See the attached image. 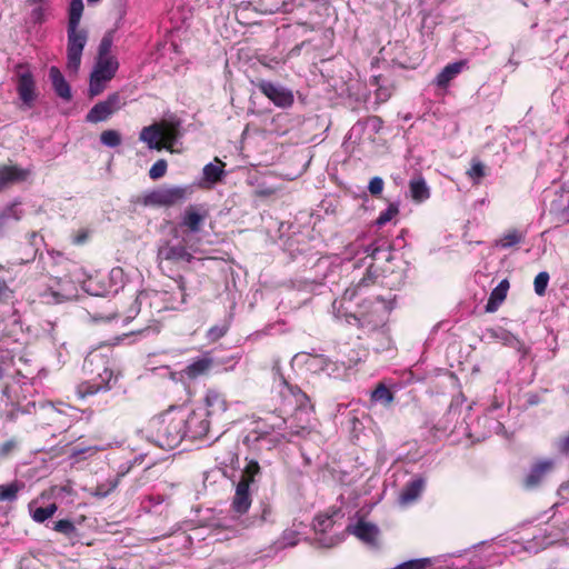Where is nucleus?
<instances>
[{
  "label": "nucleus",
  "mask_w": 569,
  "mask_h": 569,
  "mask_svg": "<svg viewBox=\"0 0 569 569\" xmlns=\"http://www.w3.org/2000/svg\"><path fill=\"white\" fill-rule=\"evenodd\" d=\"M49 79L57 96L67 101L71 100V88L58 67L52 66L49 69Z\"/></svg>",
  "instance_id": "obj_20"
},
{
  "label": "nucleus",
  "mask_w": 569,
  "mask_h": 569,
  "mask_svg": "<svg viewBox=\"0 0 569 569\" xmlns=\"http://www.w3.org/2000/svg\"><path fill=\"white\" fill-rule=\"evenodd\" d=\"M18 440L12 438L0 445V459L8 458L18 449Z\"/></svg>",
  "instance_id": "obj_44"
},
{
  "label": "nucleus",
  "mask_w": 569,
  "mask_h": 569,
  "mask_svg": "<svg viewBox=\"0 0 569 569\" xmlns=\"http://www.w3.org/2000/svg\"><path fill=\"white\" fill-rule=\"evenodd\" d=\"M270 420L272 430H282V427L287 423L286 419L278 416H271Z\"/></svg>",
  "instance_id": "obj_51"
},
{
  "label": "nucleus",
  "mask_w": 569,
  "mask_h": 569,
  "mask_svg": "<svg viewBox=\"0 0 569 569\" xmlns=\"http://www.w3.org/2000/svg\"><path fill=\"white\" fill-rule=\"evenodd\" d=\"M68 46H67V69L70 73H77L80 63L82 51L88 40V33L79 27H68Z\"/></svg>",
  "instance_id": "obj_6"
},
{
  "label": "nucleus",
  "mask_w": 569,
  "mask_h": 569,
  "mask_svg": "<svg viewBox=\"0 0 569 569\" xmlns=\"http://www.w3.org/2000/svg\"><path fill=\"white\" fill-rule=\"evenodd\" d=\"M371 401L389 407L393 401V395L385 385L380 383L371 392Z\"/></svg>",
  "instance_id": "obj_30"
},
{
  "label": "nucleus",
  "mask_w": 569,
  "mask_h": 569,
  "mask_svg": "<svg viewBox=\"0 0 569 569\" xmlns=\"http://www.w3.org/2000/svg\"><path fill=\"white\" fill-rule=\"evenodd\" d=\"M549 273L546 272V271H542V272H539L535 280H533V287H535V292L538 295V296H543L546 293V289H547V286H548V282H549Z\"/></svg>",
  "instance_id": "obj_40"
},
{
  "label": "nucleus",
  "mask_w": 569,
  "mask_h": 569,
  "mask_svg": "<svg viewBox=\"0 0 569 569\" xmlns=\"http://www.w3.org/2000/svg\"><path fill=\"white\" fill-rule=\"evenodd\" d=\"M253 84L277 107L288 108L293 103L292 93L282 87H278L272 82L263 79L253 82Z\"/></svg>",
  "instance_id": "obj_11"
},
{
  "label": "nucleus",
  "mask_w": 569,
  "mask_h": 569,
  "mask_svg": "<svg viewBox=\"0 0 569 569\" xmlns=\"http://www.w3.org/2000/svg\"><path fill=\"white\" fill-rule=\"evenodd\" d=\"M184 410L182 407H170L149 421V429L154 442L163 449L176 448L186 437Z\"/></svg>",
  "instance_id": "obj_1"
},
{
  "label": "nucleus",
  "mask_w": 569,
  "mask_h": 569,
  "mask_svg": "<svg viewBox=\"0 0 569 569\" xmlns=\"http://www.w3.org/2000/svg\"><path fill=\"white\" fill-rule=\"evenodd\" d=\"M111 47H112V38L110 34H106L100 41L97 59L114 58L113 56L110 54Z\"/></svg>",
  "instance_id": "obj_41"
},
{
  "label": "nucleus",
  "mask_w": 569,
  "mask_h": 569,
  "mask_svg": "<svg viewBox=\"0 0 569 569\" xmlns=\"http://www.w3.org/2000/svg\"><path fill=\"white\" fill-rule=\"evenodd\" d=\"M260 472V467L257 461L250 460L244 467L242 478L240 481H248V486L253 482L254 477Z\"/></svg>",
  "instance_id": "obj_38"
},
{
  "label": "nucleus",
  "mask_w": 569,
  "mask_h": 569,
  "mask_svg": "<svg viewBox=\"0 0 569 569\" xmlns=\"http://www.w3.org/2000/svg\"><path fill=\"white\" fill-rule=\"evenodd\" d=\"M280 387V395L283 397L284 401L293 402L299 407L306 401L307 396L298 387L290 386L284 380H281Z\"/></svg>",
  "instance_id": "obj_27"
},
{
  "label": "nucleus",
  "mask_w": 569,
  "mask_h": 569,
  "mask_svg": "<svg viewBox=\"0 0 569 569\" xmlns=\"http://www.w3.org/2000/svg\"><path fill=\"white\" fill-rule=\"evenodd\" d=\"M399 212L398 207L395 204H390L385 211L380 212L379 217L376 220V223L381 227L389 222Z\"/></svg>",
  "instance_id": "obj_43"
},
{
  "label": "nucleus",
  "mask_w": 569,
  "mask_h": 569,
  "mask_svg": "<svg viewBox=\"0 0 569 569\" xmlns=\"http://www.w3.org/2000/svg\"><path fill=\"white\" fill-rule=\"evenodd\" d=\"M332 526V519L328 516H318L313 521V528L317 531L325 532Z\"/></svg>",
  "instance_id": "obj_47"
},
{
  "label": "nucleus",
  "mask_w": 569,
  "mask_h": 569,
  "mask_svg": "<svg viewBox=\"0 0 569 569\" xmlns=\"http://www.w3.org/2000/svg\"><path fill=\"white\" fill-rule=\"evenodd\" d=\"M295 543H296L295 541H290L287 545L293 546Z\"/></svg>",
  "instance_id": "obj_61"
},
{
  "label": "nucleus",
  "mask_w": 569,
  "mask_h": 569,
  "mask_svg": "<svg viewBox=\"0 0 569 569\" xmlns=\"http://www.w3.org/2000/svg\"><path fill=\"white\" fill-rule=\"evenodd\" d=\"M88 451H93L92 448H87V449H82V450H76L73 452V456H77V455H80V453H84V452H88Z\"/></svg>",
  "instance_id": "obj_57"
},
{
  "label": "nucleus",
  "mask_w": 569,
  "mask_h": 569,
  "mask_svg": "<svg viewBox=\"0 0 569 569\" xmlns=\"http://www.w3.org/2000/svg\"><path fill=\"white\" fill-rule=\"evenodd\" d=\"M385 182L380 177H373L368 184V190L371 196L378 197L382 193Z\"/></svg>",
  "instance_id": "obj_46"
},
{
  "label": "nucleus",
  "mask_w": 569,
  "mask_h": 569,
  "mask_svg": "<svg viewBox=\"0 0 569 569\" xmlns=\"http://www.w3.org/2000/svg\"><path fill=\"white\" fill-rule=\"evenodd\" d=\"M31 171L29 169L20 168L16 164L0 166V191L8 188L10 184L26 181Z\"/></svg>",
  "instance_id": "obj_15"
},
{
  "label": "nucleus",
  "mask_w": 569,
  "mask_h": 569,
  "mask_svg": "<svg viewBox=\"0 0 569 569\" xmlns=\"http://www.w3.org/2000/svg\"><path fill=\"white\" fill-rule=\"evenodd\" d=\"M466 174L472 180L473 184H479L481 179L487 176L485 164L477 159H472L470 168Z\"/></svg>",
  "instance_id": "obj_32"
},
{
  "label": "nucleus",
  "mask_w": 569,
  "mask_h": 569,
  "mask_svg": "<svg viewBox=\"0 0 569 569\" xmlns=\"http://www.w3.org/2000/svg\"><path fill=\"white\" fill-rule=\"evenodd\" d=\"M118 486V479H109L92 489L91 495L98 498L107 497Z\"/></svg>",
  "instance_id": "obj_37"
},
{
  "label": "nucleus",
  "mask_w": 569,
  "mask_h": 569,
  "mask_svg": "<svg viewBox=\"0 0 569 569\" xmlns=\"http://www.w3.org/2000/svg\"><path fill=\"white\" fill-rule=\"evenodd\" d=\"M3 371H4V369H3L2 365L0 363V379H1V378H2V376H3Z\"/></svg>",
  "instance_id": "obj_58"
},
{
  "label": "nucleus",
  "mask_w": 569,
  "mask_h": 569,
  "mask_svg": "<svg viewBox=\"0 0 569 569\" xmlns=\"http://www.w3.org/2000/svg\"><path fill=\"white\" fill-rule=\"evenodd\" d=\"M213 366V359L209 352L196 358L188 365L181 372H174L172 377H187L189 379H197L198 377L206 376L210 372Z\"/></svg>",
  "instance_id": "obj_14"
},
{
  "label": "nucleus",
  "mask_w": 569,
  "mask_h": 569,
  "mask_svg": "<svg viewBox=\"0 0 569 569\" xmlns=\"http://www.w3.org/2000/svg\"><path fill=\"white\" fill-rule=\"evenodd\" d=\"M207 417H216L226 412L228 405L223 395L217 390H208L204 397Z\"/></svg>",
  "instance_id": "obj_19"
},
{
  "label": "nucleus",
  "mask_w": 569,
  "mask_h": 569,
  "mask_svg": "<svg viewBox=\"0 0 569 569\" xmlns=\"http://www.w3.org/2000/svg\"><path fill=\"white\" fill-rule=\"evenodd\" d=\"M21 218V212L18 211L16 204H10L3 208L0 211V234L2 231L7 228H9L11 224L19 221Z\"/></svg>",
  "instance_id": "obj_28"
},
{
  "label": "nucleus",
  "mask_w": 569,
  "mask_h": 569,
  "mask_svg": "<svg viewBox=\"0 0 569 569\" xmlns=\"http://www.w3.org/2000/svg\"><path fill=\"white\" fill-rule=\"evenodd\" d=\"M348 530L365 543L371 546L377 543L379 529L371 522L360 520L356 525L349 526Z\"/></svg>",
  "instance_id": "obj_17"
},
{
  "label": "nucleus",
  "mask_w": 569,
  "mask_h": 569,
  "mask_svg": "<svg viewBox=\"0 0 569 569\" xmlns=\"http://www.w3.org/2000/svg\"><path fill=\"white\" fill-rule=\"evenodd\" d=\"M149 328H144V329H141V330H136V331H130L129 333H123L124 337H129V336H142L144 335L147 331H148Z\"/></svg>",
  "instance_id": "obj_55"
},
{
  "label": "nucleus",
  "mask_w": 569,
  "mask_h": 569,
  "mask_svg": "<svg viewBox=\"0 0 569 569\" xmlns=\"http://www.w3.org/2000/svg\"><path fill=\"white\" fill-rule=\"evenodd\" d=\"M381 302L383 303V308L386 311H391L396 305L395 299H391V300L381 299Z\"/></svg>",
  "instance_id": "obj_53"
},
{
  "label": "nucleus",
  "mask_w": 569,
  "mask_h": 569,
  "mask_svg": "<svg viewBox=\"0 0 569 569\" xmlns=\"http://www.w3.org/2000/svg\"><path fill=\"white\" fill-rule=\"evenodd\" d=\"M193 193L191 186L161 187L138 198L143 207H172L186 201Z\"/></svg>",
  "instance_id": "obj_4"
},
{
  "label": "nucleus",
  "mask_w": 569,
  "mask_h": 569,
  "mask_svg": "<svg viewBox=\"0 0 569 569\" xmlns=\"http://www.w3.org/2000/svg\"><path fill=\"white\" fill-rule=\"evenodd\" d=\"M389 93L386 92L382 88H379L377 90V98L380 99L381 101H386L388 98H389Z\"/></svg>",
  "instance_id": "obj_54"
},
{
  "label": "nucleus",
  "mask_w": 569,
  "mask_h": 569,
  "mask_svg": "<svg viewBox=\"0 0 569 569\" xmlns=\"http://www.w3.org/2000/svg\"><path fill=\"white\" fill-rule=\"evenodd\" d=\"M311 430V426L307 421V423L301 426H290L289 431L282 433V437L287 440H291L293 437H303L309 433Z\"/></svg>",
  "instance_id": "obj_39"
},
{
  "label": "nucleus",
  "mask_w": 569,
  "mask_h": 569,
  "mask_svg": "<svg viewBox=\"0 0 569 569\" xmlns=\"http://www.w3.org/2000/svg\"><path fill=\"white\" fill-rule=\"evenodd\" d=\"M90 238V230L87 228L74 231L71 236V241L74 246L84 244Z\"/></svg>",
  "instance_id": "obj_45"
},
{
  "label": "nucleus",
  "mask_w": 569,
  "mask_h": 569,
  "mask_svg": "<svg viewBox=\"0 0 569 569\" xmlns=\"http://www.w3.org/2000/svg\"><path fill=\"white\" fill-rule=\"evenodd\" d=\"M525 240V233L518 229L508 230L500 239L496 241V246L508 249L521 243Z\"/></svg>",
  "instance_id": "obj_29"
},
{
  "label": "nucleus",
  "mask_w": 569,
  "mask_h": 569,
  "mask_svg": "<svg viewBox=\"0 0 569 569\" xmlns=\"http://www.w3.org/2000/svg\"><path fill=\"white\" fill-rule=\"evenodd\" d=\"M83 368L89 371L93 378L92 381L83 382L78 386L77 392L81 398L98 393L99 391L109 390L112 387V382L117 380L108 356L100 351L90 352L84 360Z\"/></svg>",
  "instance_id": "obj_2"
},
{
  "label": "nucleus",
  "mask_w": 569,
  "mask_h": 569,
  "mask_svg": "<svg viewBox=\"0 0 569 569\" xmlns=\"http://www.w3.org/2000/svg\"><path fill=\"white\" fill-rule=\"evenodd\" d=\"M558 447L561 452L569 453V435L559 441Z\"/></svg>",
  "instance_id": "obj_52"
},
{
  "label": "nucleus",
  "mask_w": 569,
  "mask_h": 569,
  "mask_svg": "<svg viewBox=\"0 0 569 569\" xmlns=\"http://www.w3.org/2000/svg\"><path fill=\"white\" fill-rule=\"evenodd\" d=\"M23 487V485L14 481L9 485H1L0 486V501H12L17 498V493L20 491V489Z\"/></svg>",
  "instance_id": "obj_35"
},
{
  "label": "nucleus",
  "mask_w": 569,
  "mask_h": 569,
  "mask_svg": "<svg viewBox=\"0 0 569 569\" xmlns=\"http://www.w3.org/2000/svg\"><path fill=\"white\" fill-rule=\"evenodd\" d=\"M509 288V281L507 279L501 280L499 284L491 291L488 302L486 305V311H496L506 300Z\"/></svg>",
  "instance_id": "obj_25"
},
{
  "label": "nucleus",
  "mask_w": 569,
  "mask_h": 569,
  "mask_svg": "<svg viewBox=\"0 0 569 569\" xmlns=\"http://www.w3.org/2000/svg\"><path fill=\"white\" fill-rule=\"evenodd\" d=\"M553 469L552 460H542L537 462L525 479L527 488H533L538 486L541 480Z\"/></svg>",
  "instance_id": "obj_21"
},
{
  "label": "nucleus",
  "mask_w": 569,
  "mask_h": 569,
  "mask_svg": "<svg viewBox=\"0 0 569 569\" xmlns=\"http://www.w3.org/2000/svg\"><path fill=\"white\" fill-rule=\"evenodd\" d=\"M83 12L82 0H71L69 7L68 27H79Z\"/></svg>",
  "instance_id": "obj_33"
},
{
  "label": "nucleus",
  "mask_w": 569,
  "mask_h": 569,
  "mask_svg": "<svg viewBox=\"0 0 569 569\" xmlns=\"http://www.w3.org/2000/svg\"><path fill=\"white\" fill-rule=\"evenodd\" d=\"M168 163L164 159L156 161L149 170V176L152 180L162 178L167 172Z\"/></svg>",
  "instance_id": "obj_42"
},
{
  "label": "nucleus",
  "mask_w": 569,
  "mask_h": 569,
  "mask_svg": "<svg viewBox=\"0 0 569 569\" xmlns=\"http://www.w3.org/2000/svg\"><path fill=\"white\" fill-rule=\"evenodd\" d=\"M382 251L385 250L377 242H373L365 248V253L368 258L371 259V262L367 267L362 278L352 288L347 289L346 293L351 291L352 297L377 283L379 278V268L375 266L373 261L379 259V254Z\"/></svg>",
  "instance_id": "obj_8"
},
{
  "label": "nucleus",
  "mask_w": 569,
  "mask_h": 569,
  "mask_svg": "<svg viewBox=\"0 0 569 569\" xmlns=\"http://www.w3.org/2000/svg\"><path fill=\"white\" fill-rule=\"evenodd\" d=\"M435 562L433 558H419L402 562L392 569H430Z\"/></svg>",
  "instance_id": "obj_34"
},
{
  "label": "nucleus",
  "mask_w": 569,
  "mask_h": 569,
  "mask_svg": "<svg viewBox=\"0 0 569 569\" xmlns=\"http://www.w3.org/2000/svg\"><path fill=\"white\" fill-rule=\"evenodd\" d=\"M251 506L248 481H239L232 507L238 513H244Z\"/></svg>",
  "instance_id": "obj_24"
},
{
  "label": "nucleus",
  "mask_w": 569,
  "mask_h": 569,
  "mask_svg": "<svg viewBox=\"0 0 569 569\" xmlns=\"http://www.w3.org/2000/svg\"><path fill=\"white\" fill-rule=\"evenodd\" d=\"M184 410V429L186 437H189L192 440L201 439L206 437L210 429V421L208 420L207 412L204 409H198L190 411L187 408Z\"/></svg>",
  "instance_id": "obj_10"
},
{
  "label": "nucleus",
  "mask_w": 569,
  "mask_h": 569,
  "mask_svg": "<svg viewBox=\"0 0 569 569\" xmlns=\"http://www.w3.org/2000/svg\"><path fill=\"white\" fill-rule=\"evenodd\" d=\"M32 14L39 20L42 16V9L41 8L34 9Z\"/></svg>",
  "instance_id": "obj_56"
},
{
  "label": "nucleus",
  "mask_w": 569,
  "mask_h": 569,
  "mask_svg": "<svg viewBox=\"0 0 569 569\" xmlns=\"http://www.w3.org/2000/svg\"><path fill=\"white\" fill-rule=\"evenodd\" d=\"M12 291L6 284V282H0V302L7 301L12 298Z\"/></svg>",
  "instance_id": "obj_50"
},
{
  "label": "nucleus",
  "mask_w": 569,
  "mask_h": 569,
  "mask_svg": "<svg viewBox=\"0 0 569 569\" xmlns=\"http://www.w3.org/2000/svg\"><path fill=\"white\" fill-rule=\"evenodd\" d=\"M409 191L412 200L417 203H421L430 197V190L426 183L425 178L421 176L410 180Z\"/></svg>",
  "instance_id": "obj_26"
},
{
  "label": "nucleus",
  "mask_w": 569,
  "mask_h": 569,
  "mask_svg": "<svg viewBox=\"0 0 569 569\" xmlns=\"http://www.w3.org/2000/svg\"><path fill=\"white\" fill-rule=\"evenodd\" d=\"M54 530L71 536L76 531V527L70 520H59L54 525Z\"/></svg>",
  "instance_id": "obj_48"
},
{
  "label": "nucleus",
  "mask_w": 569,
  "mask_h": 569,
  "mask_svg": "<svg viewBox=\"0 0 569 569\" xmlns=\"http://www.w3.org/2000/svg\"><path fill=\"white\" fill-rule=\"evenodd\" d=\"M101 142L110 148H116L121 144V136L117 130H104L100 136Z\"/></svg>",
  "instance_id": "obj_36"
},
{
  "label": "nucleus",
  "mask_w": 569,
  "mask_h": 569,
  "mask_svg": "<svg viewBox=\"0 0 569 569\" xmlns=\"http://www.w3.org/2000/svg\"><path fill=\"white\" fill-rule=\"evenodd\" d=\"M119 68L116 58L97 59L94 68L90 74L89 98L101 94L107 88V83L113 79Z\"/></svg>",
  "instance_id": "obj_5"
},
{
  "label": "nucleus",
  "mask_w": 569,
  "mask_h": 569,
  "mask_svg": "<svg viewBox=\"0 0 569 569\" xmlns=\"http://www.w3.org/2000/svg\"><path fill=\"white\" fill-rule=\"evenodd\" d=\"M390 258H391V254H390V252L388 251V252H387V256H386V260H387V261H389V260H390Z\"/></svg>",
  "instance_id": "obj_60"
},
{
  "label": "nucleus",
  "mask_w": 569,
  "mask_h": 569,
  "mask_svg": "<svg viewBox=\"0 0 569 569\" xmlns=\"http://www.w3.org/2000/svg\"><path fill=\"white\" fill-rule=\"evenodd\" d=\"M356 362L345 363L342 361H333L323 356H315L310 358V367L319 368L321 371L326 372L328 376L333 378H342L346 376L347 371L351 369Z\"/></svg>",
  "instance_id": "obj_13"
},
{
  "label": "nucleus",
  "mask_w": 569,
  "mask_h": 569,
  "mask_svg": "<svg viewBox=\"0 0 569 569\" xmlns=\"http://www.w3.org/2000/svg\"><path fill=\"white\" fill-rule=\"evenodd\" d=\"M425 489V480L422 478H415L409 481L399 495V502L402 506H408L415 502Z\"/></svg>",
  "instance_id": "obj_22"
},
{
  "label": "nucleus",
  "mask_w": 569,
  "mask_h": 569,
  "mask_svg": "<svg viewBox=\"0 0 569 569\" xmlns=\"http://www.w3.org/2000/svg\"><path fill=\"white\" fill-rule=\"evenodd\" d=\"M467 66L466 60H460L453 63L447 64L436 77V84L439 88H447L451 80H453Z\"/></svg>",
  "instance_id": "obj_23"
},
{
  "label": "nucleus",
  "mask_w": 569,
  "mask_h": 569,
  "mask_svg": "<svg viewBox=\"0 0 569 569\" xmlns=\"http://www.w3.org/2000/svg\"><path fill=\"white\" fill-rule=\"evenodd\" d=\"M158 258L160 260H167L171 262H190L192 254L188 252L186 246L182 243L171 244L170 242H164L158 249Z\"/></svg>",
  "instance_id": "obj_16"
},
{
  "label": "nucleus",
  "mask_w": 569,
  "mask_h": 569,
  "mask_svg": "<svg viewBox=\"0 0 569 569\" xmlns=\"http://www.w3.org/2000/svg\"><path fill=\"white\" fill-rule=\"evenodd\" d=\"M57 509L58 508L56 503H50L47 507H38L34 509L32 508V505H30L31 518L36 522L42 523L47 519L51 518L56 513Z\"/></svg>",
  "instance_id": "obj_31"
},
{
  "label": "nucleus",
  "mask_w": 569,
  "mask_h": 569,
  "mask_svg": "<svg viewBox=\"0 0 569 569\" xmlns=\"http://www.w3.org/2000/svg\"><path fill=\"white\" fill-rule=\"evenodd\" d=\"M44 0H31V3H42Z\"/></svg>",
  "instance_id": "obj_59"
},
{
  "label": "nucleus",
  "mask_w": 569,
  "mask_h": 569,
  "mask_svg": "<svg viewBox=\"0 0 569 569\" xmlns=\"http://www.w3.org/2000/svg\"><path fill=\"white\" fill-rule=\"evenodd\" d=\"M124 104L119 92L110 93L106 100L96 103L86 114V121L89 123H98L108 120Z\"/></svg>",
  "instance_id": "obj_9"
},
{
  "label": "nucleus",
  "mask_w": 569,
  "mask_h": 569,
  "mask_svg": "<svg viewBox=\"0 0 569 569\" xmlns=\"http://www.w3.org/2000/svg\"><path fill=\"white\" fill-rule=\"evenodd\" d=\"M224 167L226 163L217 157L214 158V163L206 164L202 170V186L211 188L220 182L224 176Z\"/></svg>",
  "instance_id": "obj_18"
},
{
  "label": "nucleus",
  "mask_w": 569,
  "mask_h": 569,
  "mask_svg": "<svg viewBox=\"0 0 569 569\" xmlns=\"http://www.w3.org/2000/svg\"><path fill=\"white\" fill-rule=\"evenodd\" d=\"M227 330H228V327H227L226 322H221L219 325L213 326L209 330V336L211 337V339L213 341H216L219 338H221L227 332Z\"/></svg>",
  "instance_id": "obj_49"
},
{
  "label": "nucleus",
  "mask_w": 569,
  "mask_h": 569,
  "mask_svg": "<svg viewBox=\"0 0 569 569\" xmlns=\"http://www.w3.org/2000/svg\"><path fill=\"white\" fill-rule=\"evenodd\" d=\"M17 92L21 100V108L34 107L38 98L36 81L31 71L23 64L17 66Z\"/></svg>",
  "instance_id": "obj_7"
},
{
  "label": "nucleus",
  "mask_w": 569,
  "mask_h": 569,
  "mask_svg": "<svg viewBox=\"0 0 569 569\" xmlns=\"http://www.w3.org/2000/svg\"><path fill=\"white\" fill-rule=\"evenodd\" d=\"M208 216L209 211L203 206L189 204L181 216L180 227L191 233H198Z\"/></svg>",
  "instance_id": "obj_12"
},
{
  "label": "nucleus",
  "mask_w": 569,
  "mask_h": 569,
  "mask_svg": "<svg viewBox=\"0 0 569 569\" xmlns=\"http://www.w3.org/2000/svg\"><path fill=\"white\" fill-rule=\"evenodd\" d=\"M179 136V126L166 120L154 122L142 128L140 140L146 142L149 149L171 150Z\"/></svg>",
  "instance_id": "obj_3"
}]
</instances>
